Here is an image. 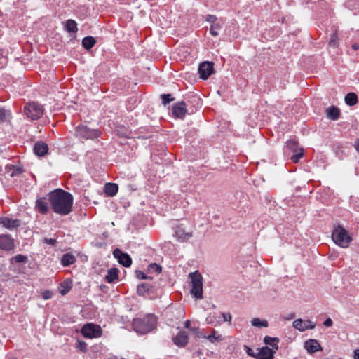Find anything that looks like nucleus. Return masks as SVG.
I'll return each instance as SVG.
<instances>
[{"label": "nucleus", "instance_id": "a211bd4d", "mask_svg": "<svg viewBox=\"0 0 359 359\" xmlns=\"http://www.w3.org/2000/svg\"><path fill=\"white\" fill-rule=\"evenodd\" d=\"M0 224L6 229H13L20 226V221L18 219H12L8 217L0 218Z\"/></svg>", "mask_w": 359, "mask_h": 359}, {"label": "nucleus", "instance_id": "cd10ccee", "mask_svg": "<svg viewBox=\"0 0 359 359\" xmlns=\"http://www.w3.org/2000/svg\"><path fill=\"white\" fill-rule=\"evenodd\" d=\"M358 102L357 95L354 93H349L345 97V102L349 106L355 105Z\"/></svg>", "mask_w": 359, "mask_h": 359}, {"label": "nucleus", "instance_id": "4c0bfd02", "mask_svg": "<svg viewBox=\"0 0 359 359\" xmlns=\"http://www.w3.org/2000/svg\"><path fill=\"white\" fill-rule=\"evenodd\" d=\"M162 102L164 105H166L169 102L173 100V98L171 97L170 94H163L161 95Z\"/></svg>", "mask_w": 359, "mask_h": 359}, {"label": "nucleus", "instance_id": "a18cd8bd", "mask_svg": "<svg viewBox=\"0 0 359 359\" xmlns=\"http://www.w3.org/2000/svg\"><path fill=\"white\" fill-rule=\"evenodd\" d=\"M333 324V322H332V320L331 318H327L324 323H323V325L325 326V327H331Z\"/></svg>", "mask_w": 359, "mask_h": 359}, {"label": "nucleus", "instance_id": "5fc2aeb1", "mask_svg": "<svg viewBox=\"0 0 359 359\" xmlns=\"http://www.w3.org/2000/svg\"><path fill=\"white\" fill-rule=\"evenodd\" d=\"M352 48L353 50H359V45L357 43L353 44Z\"/></svg>", "mask_w": 359, "mask_h": 359}, {"label": "nucleus", "instance_id": "864d4df0", "mask_svg": "<svg viewBox=\"0 0 359 359\" xmlns=\"http://www.w3.org/2000/svg\"><path fill=\"white\" fill-rule=\"evenodd\" d=\"M190 325H191L190 320H186V322L184 323V327L188 329V328H189Z\"/></svg>", "mask_w": 359, "mask_h": 359}, {"label": "nucleus", "instance_id": "a878e982", "mask_svg": "<svg viewBox=\"0 0 359 359\" xmlns=\"http://www.w3.org/2000/svg\"><path fill=\"white\" fill-rule=\"evenodd\" d=\"M96 41L93 36H86L82 40V45L86 49L89 50L94 46Z\"/></svg>", "mask_w": 359, "mask_h": 359}, {"label": "nucleus", "instance_id": "473e14b6", "mask_svg": "<svg viewBox=\"0 0 359 359\" xmlns=\"http://www.w3.org/2000/svg\"><path fill=\"white\" fill-rule=\"evenodd\" d=\"M287 147L294 152H297L298 144L295 140H290L287 142Z\"/></svg>", "mask_w": 359, "mask_h": 359}, {"label": "nucleus", "instance_id": "603ef678", "mask_svg": "<svg viewBox=\"0 0 359 359\" xmlns=\"http://www.w3.org/2000/svg\"><path fill=\"white\" fill-rule=\"evenodd\" d=\"M355 149L359 152V139H358L354 144Z\"/></svg>", "mask_w": 359, "mask_h": 359}, {"label": "nucleus", "instance_id": "ddd939ff", "mask_svg": "<svg viewBox=\"0 0 359 359\" xmlns=\"http://www.w3.org/2000/svg\"><path fill=\"white\" fill-rule=\"evenodd\" d=\"M114 255L116 258L118 259V261L120 264L126 267H128L132 264V260L128 254H125L122 252V251L119 249H116L114 251Z\"/></svg>", "mask_w": 359, "mask_h": 359}, {"label": "nucleus", "instance_id": "a19ab883", "mask_svg": "<svg viewBox=\"0 0 359 359\" xmlns=\"http://www.w3.org/2000/svg\"><path fill=\"white\" fill-rule=\"evenodd\" d=\"M76 347L81 351L85 353L87 349V344L86 342L80 341H78Z\"/></svg>", "mask_w": 359, "mask_h": 359}, {"label": "nucleus", "instance_id": "f257e3e1", "mask_svg": "<svg viewBox=\"0 0 359 359\" xmlns=\"http://www.w3.org/2000/svg\"><path fill=\"white\" fill-rule=\"evenodd\" d=\"M48 196L51 207L55 213L67 215L72 211L73 197L69 193L57 189L51 191Z\"/></svg>", "mask_w": 359, "mask_h": 359}, {"label": "nucleus", "instance_id": "9b49d317", "mask_svg": "<svg viewBox=\"0 0 359 359\" xmlns=\"http://www.w3.org/2000/svg\"><path fill=\"white\" fill-rule=\"evenodd\" d=\"M200 77L203 79H207L213 72L212 64L209 62H203L198 67Z\"/></svg>", "mask_w": 359, "mask_h": 359}, {"label": "nucleus", "instance_id": "1a4fd4ad", "mask_svg": "<svg viewBox=\"0 0 359 359\" xmlns=\"http://www.w3.org/2000/svg\"><path fill=\"white\" fill-rule=\"evenodd\" d=\"M293 327L299 330L300 332H304L309 329H313L316 327V324L311 320H303L302 319H297L293 322Z\"/></svg>", "mask_w": 359, "mask_h": 359}, {"label": "nucleus", "instance_id": "423d86ee", "mask_svg": "<svg viewBox=\"0 0 359 359\" xmlns=\"http://www.w3.org/2000/svg\"><path fill=\"white\" fill-rule=\"evenodd\" d=\"M24 113L30 119L36 120L43 115V109L38 103L32 102L25 107Z\"/></svg>", "mask_w": 359, "mask_h": 359}, {"label": "nucleus", "instance_id": "e433bc0d", "mask_svg": "<svg viewBox=\"0 0 359 359\" xmlns=\"http://www.w3.org/2000/svg\"><path fill=\"white\" fill-rule=\"evenodd\" d=\"M206 322L208 324L214 325L217 326L219 324V322H217L216 316L214 315H210L206 318Z\"/></svg>", "mask_w": 359, "mask_h": 359}, {"label": "nucleus", "instance_id": "4468645a", "mask_svg": "<svg viewBox=\"0 0 359 359\" xmlns=\"http://www.w3.org/2000/svg\"><path fill=\"white\" fill-rule=\"evenodd\" d=\"M304 348L309 354H312L318 351H322L323 348L316 339H309L304 343Z\"/></svg>", "mask_w": 359, "mask_h": 359}, {"label": "nucleus", "instance_id": "6ab92c4d", "mask_svg": "<svg viewBox=\"0 0 359 359\" xmlns=\"http://www.w3.org/2000/svg\"><path fill=\"white\" fill-rule=\"evenodd\" d=\"M48 150V145L43 142H37L34 146V152L39 156H43Z\"/></svg>", "mask_w": 359, "mask_h": 359}, {"label": "nucleus", "instance_id": "7ed1b4c3", "mask_svg": "<svg viewBox=\"0 0 359 359\" xmlns=\"http://www.w3.org/2000/svg\"><path fill=\"white\" fill-rule=\"evenodd\" d=\"M189 277L191 280V294L196 299H203V277L201 274L196 271L190 273Z\"/></svg>", "mask_w": 359, "mask_h": 359}, {"label": "nucleus", "instance_id": "49530a36", "mask_svg": "<svg viewBox=\"0 0 359 359\" xmlns=\"http://www.w3.org/2000/svg\"><path fill=\"white\" fill-rule=\"evenodd\" d=\"M137 276L139 279H142V280L147 278V276H145V274L142 271H137Z\"/></svg>", "mask_w": 359, "mask_h": 359}, {"label": "nucleus", "instance_id": "6e6552de", "mask_svg": "<svg viewBox=\"0 0 359 359\" xmlns=\"http://www.w3.org/2000/svg\"><path fill=\"white\" fill-rule=\"evenodd\" d=\"M192 231H187L182 225H178L175 227L173 236L180 242H185L192 237Z\"/></svg>", "mask_w": 359, "mask_h": 359}, {"label": "nucleus", "instance_id": "0eeeda50", "mask_svg": "<svg viewBox=\"0 0 359 359\" xmlns=\"http://www.w3.org/2000/svg\"><path fill=\"white\" fill-rule=\"evenodd\" d=\"M81 333L86 338H98L102 336V330L101 327L97 325L87 323L82 327Z\"/></svg>", "mask_w": 359, "mask_h": 359}, {"label": "nucleus", "instance_id": "393cba45", "mask_svg": "<svg viewBox=\"0 0 359 359\" xmlns=\"http://www.w3.org/2000/svg\"><path fill=\"white\" fill-rule=\"evenodd\" d=\"M204 338L207 339L210 343H215L217 341H222L224 338L218 332L213 330L212 334L208 336H204Z\"/></svg>", "mask_w": 359, "mask_h": 359}, {"label": "nucleus", "instance_id": "bb28decb", "mask_svg": "<svg viewBox=\"0 0 359 359\" xmlns=\"http://www.w3.org/2000/svg\"><path fill=\"white\" fill-rule=\"evenodd\" d=\"M72 288V282L69 280H65L60 284L59 290L62 295H65L69 292Z\"/></svg>", "mask_w": 359, "mask_h": 359}, {"label": "nucleus", "instance_id": "dca6fc26", "mask_svg": "<svg viewBox=\"0 0 359 359\" xmlns=\"http://www.w3.org/2000/svg\"><path fill=\"white\" fill-rule=\"evenodd\" d=\"M187 113L185 103L182 102L177 103L172 107V114L175 117L183 118Z\"/></svg>", "mask_w": 359, "mask_h": 359}, {"label": "nucleus", "instance_id": "2eb2a0df", "mask_svg": "<svg viewBox=\"0 0 359 359\" xmlns=\"http://www.w3.org/2000/svg\"><path fill=\"white\" fill-rule=\"evenodd\" d=\"M189 341V336L184 331H180L176 337L173 338L174 344L179 347H184Z\"/></svg>", "mask_w": 359, "mask_h": 359}, {"label": "nucleus", "instance_id": "c85d7f7f", "mask_svg": "<svg viewBox=\"0 0 359 359\" xmlns=\"http://www.w3.org/2000/svg\"><path fill=\"white\" fill-rule=\"evenodd\" d=\"M251 324L254 327H267L269 326V323L266 320H261L258 318H255L252 320Z\"/></svg>", "mask_w": 359, "mask_h": 359}, {"label": "nucleus", "instance_id": "5701e85b", "mask_svg": "<svg viewBox=\"0 0 359 359\" xmlns=\"http://www.w3.org/2000/svg\"><path fill=\"white\" fill-rule=\"evenodd\" d=\"M118 269L116 268H111L107 271V273L105 276V280L108 283H112L118 278Z\"/></svg>", "mask_w": 359, "mask_h": 359}, {"label": "nucleus", "instance_id": "f03ea898", "mask_svg": "<svg viewBox=\"0 0 359 359\" xmlns=\"http://www.w3.org/2000/svg\"><path fill=\"white\" fill-rule=\"evenodd\" d=\"M156 322V317L154 315L149 314L144 318L134 319L133 327L136 332L145 334L155 328Z\"/></svg>", "mask_w": 359, "mask_h": 359}, {"label": "nucleus", "instance_id": "8fccbe9b", "mask_svg": "<svg viewBox=\"0 0 359 359\" xmlns=\"http://www.w3.org/2000/svg\"><path fill=\"white\" fill-rule=\"evenodd\" d=\"M353 358L354 359H359V349H355L353 351Z\"/></svg>", "mask_w": 359, "mask_h": 359}, {"label": "nucleus", "instance_id": "c03bdc74", "mask_svg": "<svg viewBox=\"0 0 359 359\" xmlns=\"http://www.w3.org/2000/svg\"><path fill=\"white\" fill-rule=\"evenodd\" d=\"M22 172V169L20 167H17L14 169L13 172L11 174V177H14L17 175L21 174Z\"/></svg>", "mask_w": 359, "mask_h": 359}, {"label": "nucleus", "instance_id": "c9c22d12", "mask_svg": "<svg viewBox=\"0 0 359 359\" xmlns=\"http://www.w3.org/2000/svg\"><path fill=\"white\" fill-rule=\"evenodd\" d=\"M303 156V149H299V150L296 152L295 154L292 155L291 156V160L294 162V163H297L299 161V160Z\"/></svg>", "mask_w": 359, "mask_h": 359}, {"label": "nucleus", "instance_id": "ea45409f", "mask_svg": "<svg viewBox=\"0 0 359 359\" xmlns=\"http://www.w3.org/2000/svg\"><path fill=\"white\" fill-rule=\"evenodd\" d=\"M244 348V350L245 351L246 353L249 355V356H251V357H254L256 358V351H255L254 350H252L250 347L245 345L243 346Z\"/></svg>", "mask_w": 359, "mask_h": 359}, {"label": "nucleus", "instance_id": "37998d69", "mask_svg": "<svg viewBox=\"0 0 359 359\" xmlns=\"http://www.w3.org/2000/svg\"><path fill=\"white\" fill-rule=\"evenodd\" d=\"M222 316L223 317L224 321L231 323V315L229 313H222Z\"/></svg>", "mask_w": 359, "mask_h": 359}, {"label": "nucleus", "instance_id": "39448f33", "mask_svg": "<svg viewBox=\"0 0 359 359\" xmlns=\"http://www.w3.org/2000/svg\"><path fill=\"white\" fill-rule=\"evenodd\" d=\"M101 133L96 129H91L85 125H79L76 128V135L80 138L89 140L98 137Z\"/></svg>", "mask_w": 359, "mask_h": 359}, {"label": "nucleus", "instance_id": "f704fd0d", "mask_svg": "<svg viewBox=\"0 0 359 359\" xmlns=\"http://www.w3.org/2000/svg\"><path fill=\"white\" fill-rule=\"evenodd\" d=\"M221 29V26L219 23L212 24L210 26V32L211 35L216 36L218 35V31Z\"/></svg>", "mask_w": 359, "mask_h": 359}, {"label": "nucleus", "instance_id": "f3484780", "mask_svg": "<svg viewBox=\"0 0 359 359\" xmlns=\"http://www.w3.org/2000/svg\"><path fill=\"white\" fill-rule=\"evenodd\" d=\"M36 208L41 214H46L48 212L49 207L48 203L45 197L39 198L36 201Z\"/></svg>", "mask_w": 359, "mask_h": 359}, {"label": "nucleus", "instance_id": "3c124183", "mask_svg": "<svg viewBox=\"0 0 359 359\" xmlns=\"http://www.w3.org/2000/svg\"><path fill=\"white\" fill-rule=\"evenodd\" d=\"M50 292H46L43 293V297L45 299H48L50 298Z\"/></svg>", "mask_w": 359, "mask_h": 359}, {"label": "nucleus", "instance_id": "aec40b11", "mask_svg": "<svg viewBox=\"0 0 359 359\" xmlns=\"http://www.w3.org/2000/svg\"><path fill=\"white\" fill-rule=\"evenodd\" d=\"M118 190V187L115 183H107L104 186V191L109 196H114Z\"/></svg>", "mask_w": 359, "mask_h": 359}, {"label": "nucleus", "instance_id": "9d476101", "mask_svg": "<svg viewBox=\"0 0 359 359\" xmlns=\"http://www.w3.org/2000/svg\"><path fill=\"white\" fill-rule=\"evenodd\" d=\"M14 241L9 235H0V249L9 251L14 249Z\"/></svg>", "mask_w": 359, "mask_h": 359}, {"label": "nucleus", "instance_id": "f8f14e48", "mask_svg": "<svg viewBox=\"0 0 359 359\" xmlns=\"http://www.w3.org/2000/svg\"><path fill=\"white\" fill-rule=\"evenodd\" d=\"M275 351L268 346H264L256 350V359H273Z\"/></svg>", "mask_w": 359, "mask_h": 359}, {"label": "nucleus", "instance_id": "2f4dec72", "mask_svg": "<svg viewBox=\"0 0 359 359\" xmlns=\"http://www.w3.org/2000/svg\"><path fill=\"white\" fill-rule=\"evenodd\" d=\"M11 118V113L5 109H0V121H7Z\"/></svg>", "mask_w": 359, "mask_h": 359}, {"label": "nucleus", "instance_id": "7c9ffc66", "mask_svg": "<svg viewBox=\"0 0 359 359\" xmlns=\"http://www.w3.org/2000/svg\"><path fill=\"white\" fill-rule=\"evenodd\" d=\"M150 285L147 283H142L137 286V292L139 295H144V294L149 291Z\"/></svg>", "mask_w": 359, "mask_h": 359}, {"label": "nucleus", "instance_id": "412c9836", "mask_svg": "<svg viewBox=\"0 0 359 359\" xmlns=\"http://www.w3.org/2000/svg\"><path fill=\"white\" fill-rule=\"evenodd\" d=\"M264 342L265 344L271 346L273 349H278L279 339L277 337H271L269 336H265L264 338Z\"/></svg>", "mask_w": 359, "mask_h": 359}, {"label": "nucleus", "instance_id": "09e8293b", "mask_svg": "<svg viewBox=\"0 0 359 359\" xmlns=\"http://www.w3.org/2000/svg\"><path fill=\"white\" fill-rule=\"evenodd\" d=\"M46 243H48V244H50V245H55V243H56L55 240V239H53V238H50V239H46Z\"/></svg>", "mask_w": 359, "mask_h": 359}, {"label": "nucleus", "instance_id": "c756f323", "mask_svg": "<svg viewBox=\"0 0 359 359\" xmlns=\"http://www.w3.org/2000/svg\"><path fill=\"white\" fill-rule=\"evenodd\" d=\"M66 29L69 32L74 33L77 31V24L76 22L73 20H67L66 22Z\"/></svg>", "mask_w": 359, "mask_h": 359}, {"label": "nucleus", "instance_id": "20e7f679", "mask_svg": "<svg viewBox=\"0 0 359 359\" xmlns=\"http://www.w3.org/2000/svg\"><path fill=\"white\" fill-rule=\"evenodd\" d=\"M332 238L335 244L341 248H347L351 241V238L348 232L341 226L334 228L332 233Z\"/></svg>", "mask_w": 359, "mask_h": 359}, {"label": "nucleus", "instance_id": "b1692460", "mask_svg": "<svg viewBox=\"0 0 359 359\" xmlns=\"http://www.w3.org/2000/svg\"><path fill=\"white\" fill-rule=\"evenodd\" d=\"M327 116L332 120H337L339 117V110L335 107H330L326 110Z\"/></svg>", "mask_w": 359, "mask_h": 359}, {"label": "nucleus", "instance_id": "de8ad7c7", "mask_svg": "<svg viewBox=\"0 0 359 359\" xmlns=\"http://www.w3.org/2000/svg\"><path fill=\"white\" fill-rule=\"evenodd\" d=\"M216 20V17L215 15H208L207 18V20L210 22H214Z\"/></svg>", "mask_w": 359, "mask_h": 359}, {"label": "nucleus", "instance_id": "79ce46f5", "mask_svg": "<svg viewBox=\"0 0 359 359\" xmlns=\"http://www.w3.org/2000/svg\"><path fill=\"white\" fill-rule=\"evenodd\" d=\"M14 259L15 261L17 262V263H22V262H25L27 259L26 257L22 255H17L15 257H14Z\"/></svg>", "mask_w": 359, "mask_h": 359}, {"label": "nucleus", "instance_id": "4be33fe9", "mask_svg": "<svg viewBox=\"0 0 359 359\" xmlns=\"http://www.w3.org/2000/svg\"><path fill=\"white\" fill-rule=\"evenodd\" d=\"M75 261H76V257H74V255L69 254V253H66V254L63 255L61 258V264L64 266H68L74 264L75 262Z\"/></svg>", "mask_w": 359, "mask_h": 359}, {"label": "nucleus", "instance_id": "58836bf2", "mask_svg": "<svg viewBox=\"0 0 359 359\" xmlns=\"http://www.w3.org/2000/svg\"><path fill=\"white\" fill-rule=\"evenodd\" d=\"M149 270L159 273L161 271V267L158 264L154 263L149 266Z\"/></svg>", "mask_w": 359, "mask_h": 359}, {"label": "nucleus", "instance_id": "72a5a7b5", "mask_svg": "<svg viewBox=\"0 0 359 359\" xmlns=\"http://www.w3.org/2000/svg\"><path fill=\"white\" fill-rule=\"evenodd\" d=\"M330 46H332L333 48H336L338 46V36L336 32L333 33L331 35L330 41H329Z\"/></svg>", "mask_w": 359, "mask_h": 359}]
</instances>
